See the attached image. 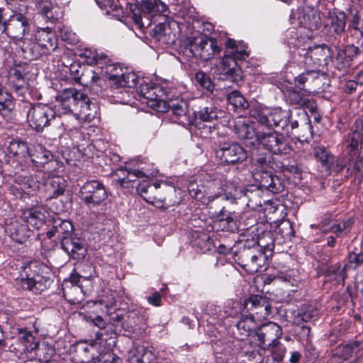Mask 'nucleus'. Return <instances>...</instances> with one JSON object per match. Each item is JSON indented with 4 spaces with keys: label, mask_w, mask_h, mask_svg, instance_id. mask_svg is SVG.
I'll return each mask as SVG.
<instances>
[{
    "label": "nucleus",
    "mask_w": 363,
    "mask_h": 363,
    "mask_svg": "<svg viewBox=\"0 0 363 363\" xmlns=\"http://www.w3.org/2000/svg\"><path fill=\"white\" fill-rule=\"evenodd\" d=\"M20 47L24 57L32 60L54 52L57 48V38L50 28H39L34 37L25 38Z\"/></svg>",
    "instance_id": "1"
},
{
    "label": "nucleus",
    "mask_w": 363,
    "mask_h": 363,
    "mask_svg": "<svg viewBox=\"0 0 363 363\" xmlns=\"http://www.w3.org/2000/svg\"><path fill=\"white\" fill-rule=\"evenodd\" d=\"M27 118L29 125L36 131H43L45 127L53 125L58 127L57 135L60 136L65 128L61 116L50 106L43 104H27Z\"/></svg>",
    "instance_id": "2"
},
{
    "label": "nucleus",
    "mask_w": 363,
    "mask_h": 363,
    "mask_svg": "<svg viewBox=\"0 0 363 363\" xmlns=\"http://www.w3.org/2000/svg\"><path fill=\"white\" fill-rule=\"evenodd\" d=\"M21 268L17 281L23 289L40 294L47 288L50 278L43 274V269H47L46 266L38 262H30Z\"/></svg>",
    "instance_id": "3"
},
{
    "label": "nucleus",
    "mask_w": 363,
    "mask_h": 363,
    "mask_svg": "<svg viewBox=\"0 0 363 363\" xmlns=\"http://www.w3.org/2000/svg\"><path fill=\"white\" fill-rule=\"evenodd\" d=\"M137 5L130 8L135 27L140 30L151 24L152 18L167 11V5L160 0H136Z\"/></svg>",
    "instance_id": "4"
},
{
    "label": "nucleus",
    "mask_w": 363,
    "mask_h": 363,
    "mask_svg": "<svg viewBox=\"0 0 363 363\" xmlns=\"http://www.w3.org/2000/svg\"><path fill=\"white\" fill-rule=\"evenodd\" d=\"M274 243L270 233H267L257 240V245L251 249V257L244 264V269L248 273H255L265 267L267 261V252L272 254Z\"/></svg>",
    "instance_id": "5"
},
{
    "label": "nucleus",
    "mask_w": 363,
    "mask_h": 363,
    "mask_svg": "<svg viewBox=\"0 0 363 363\" xmlns=\"http://www.w3.org/2000/svg\"><path fill=\"white\" fill-rule=\"evenodd\" d=\"M252 116L261 125L271 128L273 126L280 127L281 130L289 132V123L291 112L277 108L270 111L265 108H255L252 111Z\"/></svg>",
    "instance_id": "6"
},
{
    "label": "nucleus",
    "mask_w": 363,
    "mask_h": 363,
    "mask_svg": "<svg viewBox=\"0 0 363 363\" xmlns=\"http://www.w3.org/2000/svg\"><path fill=\"white\" fill-rule=\"evenodd\" d=\"M184 53L188 57H199L203 61H208L215 55H219L221 48L217 45L214 38H196L185 48Z\"/></svg>",
    "instance_id": "7"
},
{
    "label": "nucleus",
    "mask_w": 363,
    "mask_h": 363,
    "mask_svg": "<svg viewBox=\"0 0 363 363\" xmlns=\"http://www.w3.org/2000/svg\"><path fill=\"white\" fill-rule=\"evenodd\" d=\"M79 196L88 207H96L108 196L104 184L99 180H88L80 186Z\"/></svg>",
    "instance_id": "8"
},
{
    "label": "nucleus",
    "mask_w": 363,
    "mask_h": 363,
    "mask_svg": "<svg viewBox=\"0 0 363 363\" xmlns=\"http://www.w3.org/2000/svg\"><path fill=\"white\" fill-rule=\"evenodd\" d=\"M248 57L245 49L231 51L230 54H225L222 60L223 71L228 78L234 83L239 84L242 82L241 69L238 66L237 60H242Z\"/></svg>",
    "instance_id": "9"
},
{
    "label": "nucleus",
    "mask_w": 363,
    "mask_h": 363,
    "mask_svg": "<svg viewBox=\"0 0 363 363\" xmlns=\"http://www.w3.org/2000/svg\"><path fill=\"white\" fill-rule=\"evenodd\" d=\"M252 177L256 185L273 194H278L284 190V184L281 179L267 169L255 168L252 171Z\"/></svg>",
    "instance_id": "10"
},
{
    "label": "nucleus",
    "mask_w": 363,
    "mask_h": 363,
    "mask_svg": "<svg viewBox=\"0 0 363 363\" xmlns=\"http://www.w3.org/2000/svg\"><path fill=\"white\" fill-rule=\"evenodd\" d=\"M82 92L75 88H67L63 89L56 96V101L58 103V115L73 113L75 114Z\"/></svg>",
    "instance_id": "11"
},
{
    "label": "nucleus",
    "mask_w": 363,
    "mask_h": 363,
    "mask_svg": "<svg viewBox=\"0 0 363 363\" xmlns=\"http://www.w3.org/2000/svg\"><path fill=\"white\" fill-rule=\"evenodd\" d=\"M14 333L16 335L17 342L11 345V351L22 355L38 349L39 342L33 336L31 331L26 328H18Z\"/></svg>",
    "instance_id": "12"
},
{
    "label": "nucleus",
    "mask_w": 363,
    "mask_h": 363,
    "mask_svg": "<svg viewBox=\"0 0 363 363\" xmlns=\"http://www.w3.org/2000/svg\"><path fill=\"white\" fill-rule=\"evenodd\" d=\"M167 111H171L172 120L183 125L189 126L194 125L195 117H194V111H191L189 104L186 101H172L167 102Z\"/></svg>",
    "instance_id": "13"
},
{
    "label": "nucleus",
    "mask_w": 363,
    "mask_h": 363,
    "mask_svg": "<svg viewBox=\"0 0 363 363\" xmlns=\"http://www.w3.org/2000/svg\"><path fill=\"white\" fill-rule=\"evenodd\" d=\"M281 335V328L272 322L262 325L256 331L257 340L264 349L277 346L279 344V339Z\"/></svg>",
    "instance_id": "14"
},
{
    "label": "nucleus",
    "mask_w": 363,
    "mask_h": 363,
    "mask_svg": "<svg viewBox=\"0 0 363 363\" xmlns=\"http://www.w3.org/2000/svg\"><path fill=\"white\" fill-rule=\"evenodd\" d=\"M345 146L350 157L363 153V116L355 120L345 140Z\"/></svg>",
    "instance_id": "15"
},
{
    "label": "nucleus",
    "mask_w": 363,
    "mask_h": 363,
    "mask_svg": "<svg viewBox=\"0 0 363 363\" xmlns=\"http://www.w3.org/2000/svg\"><path fill=\"white\" fill-rule=\"evenodd\" d=\"M30 26L28 18L21 13L13 15L8 22L6 21L4 35L15 40H21L26 38L23 35L28 33Z\"/></svg>",
    "instance_id": "16"
},
{
    "label": "nucleus",
    "mask_w": 363,
    "mask_h": 363,
    "mask_svg": "<svg viewBox=\"0 0 363 363\" xmlns=\"http://www.w3.org/2000/svg\"><path fill=\"white\" fill-rule=\"evenodd\" d=\"M257 143L274 154H286L290 150L287 141L276 132L260 133Z\"/></svg>",
    "instance_id": "17"
},
{
    "label": "nucleus",
    "mask_w": 363,
    "mask_h": 363,
    "mask_svg": "<svg viewBox=\"0 0 363 363\" xmlns=\"http://www.w3.org/2000/svg\"><path fill=\"white\" fill-rule=\"evenodd\" d=\"M216 156L226 164L241 162L247 158V152L242 146L237 143L222 144L216 150Z\"/></svg>",
    "instance_id": "18"
},
{
    "label": "nucleus",
    "mask_w": 363,
    "mask_h": 363,
    "mask_svg": "<svg viewBox=\"0 0 363 363\" xmlns=\"http://www.w3.org/2000/svg\"><path fill=\"white\" fill-rule=\"evenodd\" d=\"M225 186V182L218 177L207 182L206 187L209 194L208 199L211 204V208H213V205L223 203V201L236 200V198L230 194L224 193Z\"/></svg>",
    "instance_id": "19"
},
{
    "label": "nucleus",
    "mask_w": 363,
    "mask_h": 363,
    "mask_svg": "<svg viewBox=\"0 0 363 363\" xmlns=\"http://www.w3.org/2000/svg\"><path fill=\"white\" fill-rule=\"evenodd\" d=\"M293 15L294 18L297 19L300 26L307 28L311 30H317L320 27V13L313 7L309 6L299 7Z\"/></svg>",
    "instance_id": "20"
},
{
    "label": "nucleus",
    "mask_w": 363,
    "mask_h": 363,
    "mask_svg": "<svg viewBox=\"0 0 363 363\" xmlns=\"http://www.w3.org/2000/svg\"><path fill=\"white\" fill-rule=\"evenodd\" d=\"M303 62L306 65L318 67L327 64L328 58L332 60L330 48L325 45L310 47L303 54Z\"/></svg>",
    "instance_id": "21"
},
{
    "label": "nucleus",
    "mask_w": 363,
    "mask_h": 363,
    "mask_svg": "<svg viewBox=\"0 0 363 363\" xmlns=\"http://www.w3.org/2000/svg\"><path fill=\"white\" fill-rule=\"evenodd\" d=\"M152 189H160L158 195L160 196L163 205L169 207L179 203V198L177 196L176 188L165 183H154L152 185H149L147 188L142 186L139 190L141 192H146L148 189L152 190Z\"/></svg>",
    "instance_id": "22"
},
{
    "label": "nucleus",
    "mask_w": 363,
    "mask_h": 363,
    "mask_svg": "<svg viewBox=\"0 0 363 363\" xmlns=\"http://www.w3.org/2000/svg\"><path fill=\"white\" fill-rule=\"evenodd\" d=\"M61 246L74 259H83L86 255L84 242L80 238L72 235L65 237L61 240Z\"/></svg>",
    "instance_id": "23"
},
{
    "label": "nucleus",
    "mask_w": 363,
    "mask_h": 363,
    "mask_svg": "<svg viewBox=\"0 0 363 363\" xmlns=\"http://www.w3.org/2000/svg\"><path fill=\"white\" fill-rule=\"evenodd\" d=\"M252 311L258 320L266 319L271 313L272 306L267 298L259 295H252L249 297L246 306Z\"/></svg>",
    "instance_id": "24"
},
{
    "label": "nucleus",
    "mask_w": 363,
    "mask_h": 363,
    "mask_svg": "<svg viewBox=\"0 0 363 363\" xmlns=\"http://www.w3.org/2000/svg\"><path fill=\"white\" fill-rule=\"evenodd\" d=\"M175 26V22L160 23L154 28L152 37L162 44H172L176 40V33L172 31V27Z\"/></svg>",
    "instance_id": "25"
},
{
    "label": "nucleus",
    "mask_w": 363,
    "mask_h": 363,
    "mask_svg": "<svg viewBox=\"0 0 363 363\" xmlns=\"http://www.w3.org/2000/svg\"><path fill=\"white\" fill-rule=\"evenodd\" d=\"M114 67L110 66L107 69L110 74V80L116 85L117 88L119 87H134L138 84V77L134 72H128L124 74L122 69H118L117 73H113Z\"/></svg>",
    "instance_id": "26"
},
{
    "label": "nucleus",
    "mask_w": 363,
    "mask_h": 363,
    "mask_svg": "<svg viewBox=\"0 0 363 363\" xmlns=\"http://www.w3.org/2000/svg\"><path fill=\"white\" fill-rule=\"evenodd\" d=\"M328 19L329 31L336 41L337 37H341L345 31L346 14L343 11H333L330 13Z\"/></svg>",
    "instance_id": "27"
},
{
    "label": "nucleus",
    "mask_w": 363,
    "mask_h": 363,
    "mask_svg": "<svg viewBox=\"0 0 363 363\" xmlns=\"http://www.w3.org/2000/svg\"><path fill=\"white\" fill-rule=\"evenodd\" d=\"M39 149L40 150L36 151V154L31 152L29 157H31L32 162L39 168V171L50 173L52 171L50 166L55 164V161L52 160V155L41 146L39 147Z\"/></svg>",
    "instance_id": "28"
},
{
    "label": "nucleus",
    "mask_w": 363,
    "mask_h": 363,
    "mask_svg": "<svg viewBox=\"0 0 363 363\" xmlns=\"http://www.w3.org/2000/svg\"><path fill=\"white\" fill-rule=\"evenodd\" d=\"M48 199H52L64 194L66 188L65 180L58 176H49L45 182Z\"/></svg>",
    "instance_id": "29"
},
{
    "label": "nucleus",
    "mask_w": 363,
    "mask_h": 363,
    "mask_svg": "<svg viewBox=\"0 0 363 363\" xmlns=\"http://www.w3.org/2000/svg\"><path fill=\"white\" fill-rule=\"evenodd\" d=\"M234 132L241 140H249V144L255 146L258 143L260 133H257L252 125L238 121L234 125Z\"/></svg>",
    "instance_id": "30"
},
{
    "label": "nucleus",
    "mask_w": 363,
    "mask_h": 363,
    "mask_svg": "<svg viewBox=\"0 0 363 363\" xmlns=\"http://www.w3.org/2000/svg\"><path fill=\"white\" fill-rule=\"evenodd\" d=\"M160 94H162L160 87L154 86L149 92H146L144 99L147 100L146 104L148 106L158 112H166L168 108L167 102L161 99Z\"/></svg>",
    "instance_id": "31"
},
{
    "label": "nucleus",
    "mask_w": 363,
    "mask_h": 363,
    "mask_svg": "<svg viewBox=\"0 0 363 363\" xmlns=\"http://www.w3.org/2000/svg\"><path fill=\"white\" fill-rule=\"evenodd\" d=\"M8 79L15 92L23 96L27 91V87L21 67L11 68L9 72Z\"/></svg>",
    "instance_id": "32"
},
{
    "label": "nucleus",
    "mask_w": 363,
    "mask_h": 363,
    "mask_svg": "<svg viewBox=\"0 0 363 363\" xmlns=\"http://www.w3.org/2000/svg\"><path fill=\"white\" fill-rule=\"evenodd\" d=\"M96 109V105L92 103L86 94L82 93L79 106L74 115H79L82 118L91 121L95 117Z\"/></svg>",
    "instance_id": "33"
},
{
    "label": "nucleus",
    "mask_w": 363,
    "mask_h": 363,
    "mask_svg": "<svg viewBox=\"0 0 363 363\" xmlns=\"http://www.w3.org/2000/svg\"><path fill=\"white\" fill-rule=\"evenodd\" d=\"M235 201H223V203L213 205V208L221 206V208L217 213L218 220H227L229 222L230 229H238L237 227V215L235 211L230 209V204Z\"/></svg>",
    "instance_id": "34"
},
{
    "label": "nucleus",
    "mask_w": 363,
    "mask_h": 363,
    "mask_svg": "<svg viewBox=\"0 0 363 363\" xmlns=\"http://www.w3.org/2000/svg\"><path fill=\"white\" fill-rule=\"evenodd\" d=\"M287 97L290 104L298 108H308L311 111L315 108V104L313 100L306 97L303 94L295 89L289 90Z\"/></svg>",
    "instance_id": "35"
},
{
    "label": "nucleus",
    "mask_w": 363,
    "mask_h": 363,
    "mask_svg": "<svg viewBox=\"0 0 363 363\" xmlns=\"http://www.w3.org/2000/svg\"><path fill=\"white\" fill-rule=\"evenodd\" d=\"M24 216L27 223L36 229H39L44 224L46 218L45 211L40 207L26 210Z\"/></svg>",
    "instance_id": "36"
},
{
    "label": "nucleus",
    "mask_w": 363,
    "mask_h": 363,
    "mask_svg": "<svg viewBox=\"0 0 363 363\" xmlns=\"http://www.w3.org/2000/svg\"><path fill=\"white\" fill-rule=\"evenodd\" d=\"M251 158L254 169H267L273 162V157L270 153L263 152L259 148L251 151Z\"/></svg>",
    "instance_id": "37"
},
{
    "label": "nucleus",
    "mask_w": 363,
    "mask_h": 363,
    "mask_svg": "<svg viewBox=\"0 0 363 363\" xmlns=\"http://www.w3.org/2000/svg\"><path fill=\"white\" fill-rule=\"evenodd\" d=\"M80 56L84 57L89 65H98L101 68H103L104 65L109 61L106 55L102 52L99 53L97 51L89 48L84 49Z\"/></svg>",
    "instance_id": "38"
},
{
    "label": "nucleus",
    "mask_w": 363,
    "mask_h": 363,
    "mask_svg": "<svg viewBox=\"0 0 363 363\" xmlns=\"http://www.w3.org/2000/svg\"><path fill=\"white\" fill-rule=\"evenodd\" d=\"M363 348V342L353 341L346 345L339 346L335 350V355L341 357L344 359L350 357L353 354L357 353Z\"/></svg>",
    "instance_id": "39"
},
{
    "label": "nucleus",
    "mask_w": 363,
    "mask_h": 363,
    "mask_svg": "<svg viewBox=\"0 0 363 363\" xmlns=\"http://www.w3.org/2000/svg\"><path fill=\"white\" fill-rule=\"evenodd\" d=\"M353 220L348 218L338 223L333 224L328 229L323 230V233H333L337 238H343L349 234L353 225Z\"/></svg>",
    "instance_id": "40"
},
{
    "label": "nucleus",
    "mask_w": 363,
    "mask_h": 363,
    "mask_svg": "<svg viewBox=\"0 0 363 363\" xmlns=\"http://www.w3.org/2000/svg\"><path fill=\"white\" fill-rule=\"evenodd\" d=\"M144 320V317L140 315V312L139 311L133 310L125 312L123 328L128 331L133 330L136 326L142 324Z\"/></svg>",
    "instance_id": "41"
},
{
    "label": "nucleus",
    "mask_w": 363,
    "mask_h": 363,
    "mask_svg": "<svg viewBox=\"0 0 363 363\" xmlns=\"http://www.w3.org/2000/svg\"><path fill=\"white\" fill-rule=\"evenodd\" d=\"M8 151L13 156L26 157L31 155V150L27 143L18 140H13L8 146Z\"/></svg>",
    "instance_id": "42"
},
{
    "label": "nucleus",
    "mask_w": 363,
    "mask_h": 363,
    "mask_svg": "<svg viewBox=\"0 0 363 363\" xmlns=\"http://www.w3.org/2000/svg\"><path fill=\"white\" fill-rule=\"evenodd\" d=\"M340 40L332 42V44L335 48V50L337 52L335 56L333 58L332 57V60L335 63L336 68L339 70H342L348 67L350 62L346 55L345 49L340 48Z\"/></svg>",
    "instance_id": "43"
},
{
    "label": "nucleus",
    "mask_w": 363,
    "mask_h": 363,
    "mask_svg": "<svg viewBox=\"0 0 363 363\" xmlns=\"http://www.w3.org/2000/svg\"><path fill=\"white\" fill-rule=\"evenodd\" d=\"M314 157L327 169L330 168L334 161L333 155L323 146L314 148Z\"/></svg>",
    "instance_id": "44"
},
{
    "label": "nucleus",
    "mask_w": 363,
    "mask_h": 363,
    "mask_svg": "<svg viewBox=\"0 0 363 363\" xmlns=\"http://www.w3.org/2000/svg\"><path fill=\"white\" fill-rule=\"evenodd\" d=\"M53 228L55 229L57 236L60 237L61 239L72 235L74 229L72 223L69 220H62L60 218H56L53 220Z\"/></svg>",
    "instance_id": "45"
},
{
    "label": "nucleus",
    "mask_w": 363,
    "mask_h": 363,
    "mask_svg": "<svg viewBox=\"0 0 363 363\" xmlns=\"http://www.w3.org/2000/svg\"><path fill=\"white\" fill-rule=\"evenodd\" d=\"M194 117H195L194 125H197L199 119L202 121L211 122L218 117L217 108L213 105L201 108L198 112H194Z\"/></svg>",
    "instance_id": "46"
},
{
    "label": "nucleus",
    "mask_w": 363,
    "mask_h": 363,
    "mask_svg": "<svg viewBox=\"0 0 363 363\" xmlns=\"http://www.w3.org/2000/svg\"><path fill=\"white\" fill-rule=\"evenodd\" d=\"M14 107L13 97L5 89L0 88V111L10 113Z\"/></svg>",
    "instance_id": "47"
},
{
    "label": "nucleus",
    "mask_w": 363,
    "mask_h": 363,
    "mask_svg": "<svg viewBox=\"0 0 363 363\" xmlns=\"http://www.w3.org/2000/svg\"><path fill=\"white\" fill-rule=\"evenodd\" d=\"M227 99L229 104L235 109L245 110L249 107V103L238 91L230 92Z\"/></svg>",
    "instance_id": "48"
},
{
    "label": "nucleus",
    "mask_w": 363,
    "mask_h": 363,
    "mask_svg": "<svg viewBox=\"0 0 363 363\" xmlns=\"http://www.w3.org/2000/svg\"><path fill=\"white\" fill-rule=\"evenodd\" d=\"M92 347L86 344L77 345L76 349L77 357L79 358V363H89L94 359V354L91 352Z\"/></svg>",
    "instance_id": "49"
},
{
    "label": "nucleus",
    "mask_w": 363,
    "mask_h": 363,
    "mask_svg": "<svg viewBox=\"0 0 363 363\" xmlns=\"http://www.w3.org/2000/svg\"><path fill=\"white\" fill-rule=\"evenodd\" d=\"M296 134L299 140L308 141L313 138V127L311 121L305 122L301 125L298 130H296Z\"/></svg>",
    "instance_id": "50"
},
{
    "label": "nucleus",
    "mask_w": 363,
    "mask_h": 363,
    "mask_svg": "<svg viewBox=\"0 0 363 363\" xmlns=\"http://www.w3.org/2000/svg\"><path fill=\"white\" fill-rule=\"evenodd\" d=\"M318 77V72L313 70H307L295 78L296 85L301 89H303L304 84L308 80H313Z\"/></svg>",
    "instance_id": "51"
},
{
    "label": "nucleus",
    "mask_w": 363,
    "mask_h": 363,
    "mask_svg": "<svg viewBox=\"0 0 363 363\" xmlns=\"http://www.w3.org/2000/svg\"><path fill=\"white\" fill-rule=\"evenodd\" d=\"M212 241L209 236L205 233L198 235L194 240V245L199 248L202 252L210 250Z\"/></svg>",
    "instance_id": "52"
},
{
    "label": "nucleus",
    "mask_w": 363,
    "mask_h": 363,
    "mask_svg": "<svg viewBox=\"0 0 363 363\" xmlns=\"http://www.w3.org/2000/svg\"><path fill=\"white\" fill-rule=\"evenodd\" d=\"M277 233L284 239H291L294 235V230L289 220L282 221L277 228Z\"/></svg>",
    "instance_id": "53"
},
{
    "label": "nucleus",
    "mask_w": 363,
    "mask_h": 363,
    "mask_svg": "<svg viewBox=\"0 0 363 363\" xmlns=\"http://www.w3.org/2000/svg\"><path fill=\"white\" fill-rule=\"evenodd\" d=\"M251 249L250 247H243L238 252H234L235 261L244 269V264L248 261V258L251 257Z\"/></svg>",
    "instance_id": "54"
},
{
    "label": "nucleus",
    "mask_w": 363,
    "mask_h": 363,
    "mask_svg": "<svg viewBox=\"0 0 363 363\" xmlns=\"http://www.w3.org/2000/svg\"><path fill=\"white\" fill-rule=\"evenodd\" d=\"M195 81L201 86L206 89L208 91H212L213 84L211 82V78L203 72H198L195 75Z\"/></svg>",
    "instance_id": "55"
},
{
    "label": "nucleus",
    "mask_w": 363,
    "mask_h": 363,
    "mask_svg": "<svg viewBox=\"0 0 363 363\" xmlns=\"http://www.w3.org/2000/svg\"><path fill=\"white\" fill-rule=\"evenodd\" d=\"M351 157L348 169H351L352 173L360 172L363 169V153Z\"/></svg>",
    "instance_id": "56"
},
{
    "label": "nucleus",
    "mask_w": 363,
    "mask_h": 363,
    "mask_svg": "<svg viewBox=\"0 0 363 363\" xmlns=\"http://www.w3.org/2000/svg\"><path fill=\"white\" fill-rule=\"evenodd\" d=\"M125 171L127 172V177L119 180L122 186L125 183L135 182L136 179L143 178L145 176L142 171L138 169H125Z\"/></svg>",
    "instance_id": "57"
},
{
    "label": "nucleus",
    "mask_w": 363,
    "mask_h": 363,
    "mask_svg": "<svg viewBox=\"0 0 363 363\" xmlns=\"http://www.w3.org/2000/svg\"><path fill=\"white\" fill-rule=\"evenodd\" d=\"M100 6L109 8L113 11H118L122 7L121 0H96Z\"/></svg>",
    "instance_id": "58"
},
{
    "label": "nucleus",
    "mask_w": 363,
    "mask_h": 363,
    "mask_svg": "<svg viewBox=\"0 0 363 363\" xmlns=\"http://www.w3.org/2000/svg\"><path fill=\"white\" fill-rule=\"evenodd\" d=\"M125 318V312L118 311L113 313H111L108 319L109 323L114 326H118L119 325L123 328V322Z\"/></svg>",
    "instance_id": "59"
},
{
    "label": "nucleus",
    "mask_w": 363,
    "mask_h": 363,
    "mask_svg": "<svg viewBox=\"0 0 363 363\" xmlns=\"http://www.w3.org/2000/svg\"><path fill=\"white\" fill-rule=\"evenodd\" d=\"M86 320L91 321L94 325L99 327L101 329H104L106 326V320H105L101 315H86Z\"/></svg>",
    "instance_id": "60"
},
{
    "label": "nucleus",
    "mask_w": 363,
    "mask_h": 363,
    "mask_svg": "<svg viewBox=\"0 0 363 363\" xmlns=\"http://www.w3.org/2000/svg\"><path fill=\"white\" fill-rule=\"evenodd\" d=\"M345 49L350 62L356 58L360 53L359 48L354 45H347Z\"/></svg>",
    "instance_id": "61"
},
{
    "label": "nucleus",
    "mask_w": 363,
    "mask_h": 363,
    "mask_svg": "<svg viewBox=\"0 0 363 363\" xmlns=\"http://www.w3.org/2000/svg\"><path fill=\"white\" fill-rule=\"evenodd\" d=\"M255 318L254 315L250 318H246L245 319L240 320L237 323V328L238 330H242L244 332L248 333L251 329V326L250 323H252L253 319Z\"/></svg>",
    "instance_id": "62"
},
{
    "label": "nucleus",
    "mask_w": 363,
    "mask_h": 363,
    "mask_svg": "<svg viewBox=\"0 0 363 363\" xmlns=\"http://www.w3.org/2000/svg\"><path fill=\"white\" fill-rule=\"evenodd\" d=\"M40 13L45 18L51 20L54 18L52 7L50 5L43 4L40 6Z\"/></svg>",
    "instance_id": "63"
},
{
    "label": "nucleus",
    "mask_w": 363,
    "mask_h": 363,
    "mask_svg": "<svg viewBox=\"0 0 363 363\" xmlns=\"http://www.w3.org/2000/svg\"><path fill=\"white\" fill-rule=\"evenodd\" d=\"M349 262L355 264V267L363 264V253L350 252L348 255Z\"/></svg>",
    "instance_id": "64"
}]
</instances>
